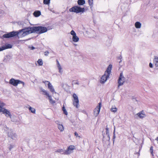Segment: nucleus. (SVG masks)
I'll return each mask as SVG.
<instances>
[{"mask_svg": "<svg viewBox=\"0 0 158 158\" xmlns=\"http://www.w3.org/2000/svg\"><path fill=\"white\" fill-rule=\"evenodd\" d=\"M55 152H59L62 154H64V150L63 149H58L56 150Z\"/></svg>", "mask_w": 158, "mask_h": 158, "instance_id": "obj_25", "label": "nucleus"}, {"mask_svg": "<svg viewBox=\"0 0 158 158\" xmlns=\"http://www.w3.org/2000/svg\"><path fill=\"white\" fill-rule=\"evenodd\" d=\"M154 61L156 63V66H158V57L155 56Z\"/></svg>", "mask_w": 158, "mask_h": 158, "instance_id": "obj_26", "label": "nucleus"}, {"mask_svg": "<svg viewBox=\"0 0 158 158\" xmlns=\"http://www.w3.org/2000/svg\"><path fill=\"white\" fill-rule=\"evenodd\" d=\"M56 61L57 62V66L59 70V72L60 73H62V71H61V70L62 69L58 60H56Z\"/></svg>", "mask_w": 158, "mask_h": 158, "instance_id": "obj_21", "label": "nucleus"}, {"mask_svg": "<svg viewBox=\"0 0 158 158\" xmlns=\"http://www.w3.org/2000/svg\"><path fill=\"white\" fill-rule=\"evenodd\" d=\"M114 109H116V108H114Z\"/></svg>", "mask_w": 158, "mask_h": 158, "instance_id": "obj_51", "label": "nucleus"}, {"mask_svg": "<svg viewBox=\"0 0 158 158\" xmlns=\"http://www.w3.org/2000/svg\"><path fill=\"white\" fill-rule=\"evenodd\" d=\"M109 74H107L105 73L104 75L101 78L100 83L102 84L104 83L106 81L107 78H109Z\"/></svg>", "mask_w": 158, "mask_h": 158, "instance_id": "obj_7", "label": "nucleus"}, {"mask_svg": "<svg viewBox=\"0 0 158 158\" xmlns=\"http://www.w3.org/2000/svg\"><path fill=\"white\" fill-rule=\"evenodd\" d=\"M122 56H120L119 57H118V58L119 59H122Z\"/></svg>", "mask_w": 158, "mask_h": 158, "instance_id": "obj_44", "label": "nucleus"}, {"mask_svg": "<svg viewBox=\"0 0 158 158\" xmlns=\"http://www.w3.org/2000/svg\"><path fill=\"white\" fill-rule=\"evenodd\" d=\"M42 91L44 93V94L48 96L50 102L51 103H54L55 102L54 101L52 100L51 97L49 95V94L45 90H43Z\"/></svg>", "mask_w": 158, "mask_h": 158, "instance_id": "obj_13", "label": "nucleus"}, {"mask_svg": "<svg viewBox=\"0 0 158 158\" xmlns=\"http://www.w3.org/2000/svg\"><path fill=\"white\" fill-rule=\"evenodd\" d=\"M77 3L79 5H83L85 3V1L84 0H78Z\"/></svg>", "mask_w": 158, "mask_h": 158, "instance_id": "obj_18", "label": "nucleus"}, {"mask_svg": "<svg viewBox=\"0 0 158 158\" xmlns=\"http://www.w3.org/2000/svg\"><path fill=\"white\" fill-rule=\"evenodd\" d=\"M106 134L107 135L109 139L110 137V135H109V128L106 127Z\"/></svg>", "mask_w": 158, "mask_h": 158, "instance_id": "obj_28", "label": "nucleus"}, {"mask_svg": "<svg viewBox=\"0 0 158 158\" xmlns=\"http://www.w3.org/2000/svg\"><path fill=\"white\" fill-rule=\"evenodd\" d=\"M110 110L111 112H113L114 113H115L117 111V109H115L114 110H113V109H110Z\"/></svg>", "mask_w": 158, "mask_h": 158, "instance_id": "obj_38", "label": "nucleus"}, {"mask_svg": "<svg viewBox=\"0 0 158 158\" xmlns=\"http://www.w3.org/2000/svg\"><path fill=\"white\" fill-rule=\"evenodd\" d=\"M88 3L89 6L92 7L93 4V0H88Z\"/></svg>", "mask_w": 158, "mask_h": 158, "instance_id": "obj_30", "label": "nucleus"}, {"mask_svg": "<svg viewBox=\"0 0 158 158\" xmlns=\"http://www.w3.org/2000/svg\"><path fill=\"white\" fill-rule=\"evenodd\" d=\"M55 123H56V124H58V125H59V124H59V121H55Z\"/></svg>", "mask_w": 158, "mask_h": 158, "instance_id": "obj_42", "label": "nucleus"}, {"mask_svg": "<svg viewBox=\"0 0 158 158\" xmlns=\"http://www.w3.org/2000/svg\"><path fill=\"white\" fill-rule=\"evenodd\" d=\"M74 84H77V85L79 84V83L78 82H77L75 83Z\"/></svg>", "mask_w": 158, "mask_h": 158, "instance_id": "obj_46", "label": "nucleus"}, {"mask_svg": "<svg viewBox=\"0 0 158 158\" xmlns=\"http://www.w3.org/2000/svg\"><path fill=\"white\" fill-rule=\"evenodd\" d=\"M137 115L141 118H143L145 117L146 116L143 110H142L141 111L138 113L137 114Z\"/></svg>", "mask_w": 158, "mask_h": 158, "instance_id": "obj_11", "label": "nucleus"}, {"mask_svg": "<svg viewBox=\"0 0 158 158\" xmlns=\"http://www.w3.org/2000/svg\"><path fill=\"white\" fill-rule=\"evenodd\" d=\"M121 61H122V60H121L119 61V63H120Z\"/></svg>", "mask_w": 158, "mask_h": 158, "instance_id": "obj_50", "label": "nucleus"}, {"mask_svg": "<svg viewBox=\"0 0 158 158\" xmlns=\"http://www.w3.org/2000/svg\"><path fill=\"white\" fill-rule=\"evenodd\" d=\"M29 112L35 114V109H29Z\"/></svg>", "mask_w": 158, "mask_h": 158, "instance_id": "obj_34", "label": "nucleus"}, {"mask_svg": "<svg viewBox=\"0 0 158 158\" xmlns=\"http://www.w3.org/2000/svg\"><path fill=\"white\" fill-rule=\"evenodd\" d=\"M41 14V12L40 11H35L33 13V15L35 17H38Z\"/></svg>", "mask_w": 158, "mask_h": 158, "instance_id": "obj_19", "label": "nucleus"}, {"mask_svg": "<svg viewBox=\"0 0 158 158\" xmlns=\"http://www.w3.org/2000/svg\"><path fill=\"white\" fill-rule=\"evenodd\" d=\"M62 109H65V107L64 106H63Z\"/></svg>", "mask_w": 158, "mask_h": 158, "instance_id": "obj_48", "label": "nucleus"}, {"mask_svg": "<svg viewBox=\"0 0 158 158\" xmlns=\"http://www.w3.org/2000/svg\"><path fill=\"white\" fill-rule=\"evenodd\" d=\"M39 65H42L43 64V62L41 59H39L37 61Z\"/></svg>", "mask_w": 158, "mask_h": 158, "instance_id": "obj_29", "label": "nucleus"}, {"mask_svg": "<svg viewBox=\"0 0 158 158\" xmlns=\"http://www.w3.org/2000/svg\"><path fill=\"white\" fill-rule=\"evenodd\" d=\"M100 109H94V114L95 116H97L98 114Z\"/></svg>", "mask_w": 158, "mask_h": 158, "instance_id": "obj_17", "label": "nucleus"}, {"mask_svg": "<svg viewBox=\"0 0 158 158\" xmlns=\"http://www.w3.org/2000/svg\"><path fill=\"white\" fill-rule=\"evenodd\" d=\"M112 68V65L111 64H109L105 73L107 74H109V75H110Z\"/></svg>", "mask_w": 158, "mask_h": 158, "instance_id": "obj_14", "label": "nucleus"}, {"mask_svg": "<svg viewBox=\"0 0 158 158\" xmlns=\"http://www.w3.org/2000/svg\"><path fill=\"white\" fill-rule=\"evenodd\" d=\"M44 82L45 84H46V83H48V88L51 92L53 93L55 92V90H54L52 85L50 83V82H48V81H46Z\"/></svg>", "mask_w": 158, "mask_h": 158, "instance_id": "obj_10", "label": "nucleus"}, {"mask_svg": "<svg viewBox=\"0 0 158 158\" xmlns=\"http://www.w3.org/2000/svg\"><path fill=\"white\" fill-rule=\"evenodd\" d=\"M101 107V103L99 102L98 103V106L95 109H100Z\"/></svg>", "mask_w": 158, "mask_h": 158, "instance_id": "obj_33", "label": "nucleus"}, {"mask_svg": "<svg viewBox=\"0 0 158 158\" xmlns=\"http://www.w3.org/2000/svg\"><path fill=\"white\" fill-rule=\"evenodd\" d=\"M34 32H36L38 34H42L47 32V28L45 27L42 26L33 27Z\"/></svg>", "mask_w": 158, "mask_h": 158, "instance_id": "obj_2", "label": "nucleus"}, {"mask_svg": "<svg viewBox=\"0 0 158 158\" xmlns=\"http://www.w3.org/2000/svg\"><path fill=\"white\" fill-rule=\"evenodd\" d=\"M135 26L137 28H140L141 26V24L139 22H137L135 23Z\"/></svg>", "mask_w": 158, "mask_h": 158, "instance_id": "obj_22", "label": "nucleus"}, {"mask_svg": "<svg viewBox=\"0 0 158 158\" xmlns=\"http://www.w3.org/2000/svg\"><path fill=\"white\" fill-rule=\"evenodd\" d=\"M74 134H75V136H76V137L78 136L79 137H80V136H78V133L76 132H75L74 133Z\"/></svg>", "mask_w": 158, "mask_h": 158, "instance_id": "obj_39", "label": "nucleus"}, {"mask_svg": "<svg viewBox=\"0 0 158 158\" xmlns=\"http://www.w3.org/2000/svg\"><path fill=\"white\" fill-rule=\"evenodd\" d=\"M10 118L12 121L15 122H17V118L16 116H11Z\"/></svg>", "mask_w": 158, "mask_h": 158, "instance_id": "obj_23", "label": "nucleus"}, {"mask_svg": "<svg viewBox=\"0 0 158 158\" xmlns=\"http://www.w3.org/2000/svg\"><path fill=\"white\" fill-rule=\"evenodd\" d=\"M11 47L12 46L10 44H8L7 45H6V46H3L0 48V51L7 48H11Z\"/></svg>", "mask_w": 158, "mask_h": 158, "instance_id": "obj_12", "label": "nucleus"}, {"mask_svg": "<svg viewBox=\"0 0 158 158\" xmlns=\"http://www.w3.org/2000/svg\"><path fill=\"white\" fill-rule=\"evenodd\" d=\"M8 135L13 139H15L16 138L17 135L16 134L11 131L8 133Z\"/></svg>", "mask_w": 158, "mask_h": 158, "instance_id": "obj_9", "label": "nucleus"}, {"mask_svg": "<svg viewBox=\"0 0 158 158\" xmlns=\"http://www.w3.org/2000/svg\"><path fill=\"white\" fill-rule=\"evenodd\" d=\"M6 106V104L0 101V109H5Z\"/></svg>", "mask_w": 158, "mask_h": 158, "instance_id": "obj_16", "label": "nucleus"}, {"mask_svg": "<svg viewBox=\"0 0 158 158\" xmlns=\"http://www.w3.org/2000/svg\"><path fill=\"white\" fill-rule=\"evenodd\" d=\"M69 10L70 12H74L77 13L84 12L85 10V9L84 8H81L78 6H75L71 8Z\"/></svg>", "mask_w": 158, "mask_h": 158, "instance_id": "obj_3", "label": "nucleus"}, {"mask_svg": "<svg viewBox=\"0 0 158 158\" xmlns=\"http://www.w3.org/2000/svg\"><path fill=\"white\" fill-rule=\"evenodd\" d=\"M115 138V136H114L113 137V139H114Z\"/></svg>", "mask_w": 158, "mask_h": 158, "instance_id": "obj_49", "label": "nucleus"}, {"mask_svg": "<svg viewBox=\"0 0 158 158\" xmlns=\"http://www.w3.org/2000/svg\"><path fill=\"white\" fill-rule=\"evenodd\" d=\"M33 27H29L22 29L19 31H12L9 33L3 35L2 37L5 38H9L13 37L16 35H18L20 37H23L26 35L34 33Z\"/></svg>", "mask_w": 158, "mask_h": 158, "instance_id": "obj_1", "label": "nucleus"}, {"mask_svg": "<svg viewBox=\"0 0 158 158\" xmlns=\"http://www.w3.org/2000/svg\"><path fill=\"white\" fill-rule=\"evenodd\" d=\"M25 108H27V109H32L31 106L28 105L25 106Z\"/></svg>", "mask_w": 158, "mask_h": 158, "instance_id": "obj_37", "label": "nucleus"}, {"mask_svg": "<svg viewBox=\"0 0 158 158\" xmlns=\"http://www.w3.org/2000/svg\"><path fill=\"white\" fill-rule=\"evenodd\" d=\"M3 114H5L6 117H9L10 118L11 117V115L10 112L6 109H3Z\"/></svg>", "mask_w": 158, "mask_h": 158, "instance_id": "obj_15", "label": "nucleus"}, {"mask_svg": "<svg viewBox=\"0 0 158 158\" xmlns=\"http://www.w3.org/2000/svg\"><path fill=\"white\" fill-rule=\"evenodd\" d=\"M9 83L14 86L17 85L18 84H22L23 86L24 85V83L23 81L18 80H15L14 78H12L10 80Z\"/></svg>", "mask_w": 158, "mask_h": 158, "instance_id": "obj_4", "label": "nucleus"}, {"mask_svg": "<svg viewBox=\"0 0 158 158\" xmlns=\"http://www.w3.org/2000/svg\"><path fill=\"white\" fill-rule=\"evenodd\" d=\"M149 66L150 68H152L153 66L152 64L151 63H150L149 64Z\"/></svg>", "mask_w": 158, "mask_h": 158, "instance_id": "obj_41", "label": "nucleus"}, {"mask_svg": "<svg viewBox=\"0 0 158 158\" xmlns=\"http://www.w3.org/2000/svg\"><path fill=\"white\" fill-rule=\"evenodd\" d=\"M72 152V151L70 150L69 148H67V150H64V155H69Z\"/></svg>", "mask_w": 158, "mask_h": 158, "instance_id": "obj_20", "label": "nucleus"}, {"mask_svg": "<svg viewBox=\"0 0 158 158\" xmlns=\"http://www.w3.org/2000/svg\"><path fill=\"white\" fill-rule=\"evenodd\" d=\"M58 127L60 131H62L64 130V127L62 124H59Z\"/></svg>", "mask_w": 158, "mask_h": 158, "instance_id": "obj_24", "label": "nucleus"}, {"mask_svg": "<svg viewBox=\"0 0 158 158\" xmlns=\"http://www.w3.org/2000/svg\"><path fill=\"white\" fill-rule=\"evenodd\" d=\"M70 34L73 35V40L74 42H77L78 41L79 39V38L76 36V33L75 31L72 30Z\"/></svg>", "mask_w": 158, "mask_h": 158, "instance_id": "obj_8", "label": "nucleus"}, {"mask_svg": "<svg viewBox=\"0 0 158 158\" xmlns=\"http://www.w3.org/2000/svg\"><path fill=\"white\" fill-rule=\"evenodd\" d=\"M50 0H44L43 3L44 4L48 5L50 3Z\"/></svg>", "mask_w": 158, "mask_h": 158, "instance_id": "obj_27", "label": "nucleus"}, {"mask_svg": "<svg viewBox=\"0 0 158 158\" xmlns=\"http://www.w3.org/2000/svg\"><path fill=\"white\" fill-rule=\"evenodd\" d=\"M13 146L11 144H10L9 147H8V148L9 149V151H11V149L13 148Z\"/></svg>", "mask_w": 158, "mask_h": 158, "instance_id": "obj_35", "label": "nucleus"}, {"mask_svg": "<svg viewBox=\"0 0 158 158\" xmlns=\"http://www.w3.org/2000/svg\"><path fill=\"white\" fill-rule=\"evenodd\" d=\"M3 109H0V113L1 112H2L3 114Z\"/></svg>", "mask_w": 158, "mask_h": 158, "instance_id": "obj_43", "label": "nucleus"}, {"mask_svg": "<svg viewBox=\"0 0 158 158\" xmlns=\"http://www.w3.org/2000/svg\"><path fill=\"white\" fill-rule=\"evenodd\" d=\"M74 146L70 145L69 146L68 148L72 151V150L74 149Z\"/></svg>", "mask_w": 158, "mask_h": 158, "instance_id": "obj_31", "label": "nucleus"}, {"mask_svg": "<svg viewBox=\"0 0 158 158\" xmlns=\"http://www.w3.org/2000/svg\"><path fill=\"white\" fill-rule=\"evenodd\" d=\"M73 104L77 108H78L79 107V100L77 96L75 94H74L73 95Z\"/></svg>", "mask_w": 158, "mask_h": 158, "instance_id": "obj_6", "label": "nucleus"}, {"mask_svg": "<svg viewBox=\"0 0 158 158\" xmlns=\"http://www.w3.org/2000/svg\"><path fill=\"white\" fill-rule=\"evenodd\" d=\"M35 47H31V49H32V50H33V49H35Z\"/></svg>", "mask_w": 158, "mask_h": 158, "instance_id": "obj_45", "label": "nucleus"}, {"mask_svg": "<svg viewBox=\"0 0 158 158\" xmlns=\"http://www.w3.org/2000/svg\"><path fill=\"white\" fill-rule=\"evenodd\" d=\"M62 110L63 111L64 113L65 114L67 115L68 114V113H67V111L66 110V109H62Z\"/></svg>", "mask_w": 158, "mask_h": 158, "instance_id": "obj_36", "label": "nucleus"}, {"mask_svg": "<svg viewBox=\"0 0 158 158\" xmlns=\"http://www.w3.org/2000/svg\"><path fill=\"white\" fill-rule=\"evenodd\" d=\"M150 152L151 154L152 155V156H153V147L151 146V147L150 149Z\"/></svg>", "mask_w": 158, "mask_h": 158, "instance_id": "obj_32", "label": "nucleus"}, {"mask_svg": "<svg viewBox=\"0 0 158 158\" xmlns=\"http://www.w3.org/2000/svg\"><path fill=\"white\" fill-rule=\"evenodd\" d=\"M48 53H49V52H44V55L45 56H48Z\"/></svg>", "mask_w": 158, "mask_h": 158, "instance_id": "obj_40", "label": "nucleus"}, {"mask_svg": "<svg viewBox=\"0 0 158 158\" xmlns=\"http://www.w3.org/2000/svg\"><path fill=\"white\" fill-rule=\"evenodd\" d=\"M156 140H157V141H158V137H157L156 139Z\"/></svg>", "mask_w": 158, "mask_h": 158, "instance_id": "obj_47", "label": "nucleus"}, {"mask_svg": "<svg viewBox=\"0 0 158 158\" xmlns=\"http://www.w3.org/2000/svg\"><path fill=\"white\" fill-rule=\"evenodd\" d=\"M125 81V78L123 76V73L120 74V76L118 80V87L120 86L123 85Z\"/></svg>", "mask_w": 158, "mask_h": 158, "instance_id": "obj_5", "label": "nucleus"}]
</instances>
